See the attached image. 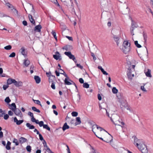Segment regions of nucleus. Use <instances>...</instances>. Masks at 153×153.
I'll return each instance as SVG.
<instances>
[{
	"instance_id": "nucleus-1",
	"label": "nucleus",
	"mask_w": 153,
	"mask_h": 153,
	"mask_svg": "<svg viewBox=\"0 0 153 153\" xmlns=\"http://www.w3.org/2000/svg\"><path fill=\"white\" fill-rule=\"evenodd\" d=\"M136 146L138 149L141 151L142 153H148V150L146 146L143 143H136Z\"/></svg>"
},
{
	"instance_id": "nucleus-2",
	"label": "nucleus",
	"mask_w": 153,
	"mask_h": 153,
	"mask_svg": "<svg viewBox=\"0 0 153 153\" xmlns=\"http://www.w3.org/2000/svg\"><path fill=\"white\" fill-rule=\"evenodd\" d=\"M64 54L68 56L70 59H72L75 62V63H76V58L74 55L71 54V52H65L64 53Z\"/></svg>"
},
{
	"instance_id": "nucleus-3",
	"label": "nucleus",
	"mask_w": 153,
	"mask_h": 153,
	"mask_svg": "<svg viewBox=\"0 0 153 153\" xmlns=\"http://www.w3.org/2000/svg\"><path fill=\"white\" fill-rule=\"evenodd\" d=\"M12 111L14 112L16 115L20 117H21L22 116V113L19 108H16L15 109H12Z\"/></svg>"
},
{
	"instance_id": "nucleus-4",
	"label": "nucleus",
	"mask_w": 153,
	"mask_h": 153,
	"mask_svg": "<svg viewBox=\"0 0 153 153\" xmlns=\"http://www.w3.org/2000/svg\"><path fill=\"white\" fill-rule=\"evenodd\" d=\"M42 28L41 25H36L34 28V31L36 32H40Z\"/></svg>"
},
{
	"instance_id": "nucleus-5",
	"label": "nucleus",
	"mask_w": 153,
	"mask_h": 153,
	"mask_svg": "<svg viewBox=\"0 0 153 153\" xmlns=\"http://www.w3.org/2000/svg\"><path fill=\"white\" fill-rule=\"evenodd\" d=\"M111 120L112 121V122L114 123L113 118L115 121L116 122L117 121V120L119 118V117L117 114H113L112 115L111 117H110Z\"/></svg>"
},
{
	"instance_id": "nucleus-6",
	"label": "nucleus",
	"mask_w": 153,
	"mask_h": 153,
	"mask_svg": "<svg viewBox=\"0 0 153 153\" xmlns=\"http://www.w3.org/2000/svg\"><path fill=\"white\" fill-rule=\"evenodd\" d=\"M122 50L123 52L125 54H126L129 52L130 50V47L129 46L123 47Z\"/></svg>"
},
{
	"instance_id": "nucleus-7",
	"label": "nucleus",
	"mask_w": 153,
	"mask_h": 153,
	"mask_svg": "<svg viewBox=\"0 0 153 153\" xmlns=\"http://www.w3.org/2000/svg\"><path fill=\"white\" fill-rule=\"evenodd\" d=\"M14 121L16 123L17 125H20L24 122L23 120H18L16 117H15L14 118Z\"/></svg>"
},
{
	"instance_id": "nucleus-8",
	"label": "nucleus",
	"mask_w": 153,
	"mask_h": 153,
	"mask_svg": "<svg viewBox=\"0 0 153 153\" xmlns=\"http://www.w3.org/2000/svg\"><path fill=\"white\" fill-rule=\"evenodd\" d=\"M59 53L58 51H56V54L53 55V57L56 60H57L59 59L60 60L61 59V58H59L60 56H59Z\"/></svg>"
},
{
	"instance_id": "nucleus-9",
	"label": "nucleus",
	"mask_w": 153,
	"mask_h": 153,
	"mask_svg": "<svg viewBox=\"0 0 153 153\" xmlns=\"http://www.w3.org/2000/svg\"><path fill=\"white\" fill-rule=\"evenodd\" d=\"M14 85L17 87L22 86V82H17L16 80L14 82Z\"/></svg>"
},
{
	"instance_id": "nucleus-10",
	"label": "nucleus",
	"mask_w": 153,
	"mask_h": 153,
	"mask_svg": "<svg viewBox=\"0 0 153 153\" xmlns=\"http://www.w3.org/2000/svg\"><path fill=\"white\" fill-rule=\"evenodd\" d=\"M34 79L37 84H39L40 83L41 81V79L39 76L36 75L35 76Z\"/></svg>"
},
{
	"instance_id": "nucleus-11",
	"label": "nucleus",
	"mask_w": 153,
	"mask_h": 153,
	"mask_svg": "<svg viewBox=\"0 0 153 153\" xmlns=\"http://www.w3.org/2000/svg\"><path fill=\"white\" fill-rule=\"evenodd\" d=\"M132 138L134 139V144H135V143H138L139 144L140 143H141L140 142V140L138 139L135 136H134L132 137Z\"/></svg>"
},
{
	"instance_id": "nucleus-12",
	"label": "nucleus",
	"mask_w": 153,
	"mask_h": 153,
	"mask_svg": "<svg viewBox=\"0 0 153 153\" xmlns=\"http://www.w3.org/2000/svg\"><path fill=\"white\" fill-rule=\"evenodd\" d=\"M28 17L29 19V20L31 23L33 24L34 25H35V21L34 19L33 18L32 15L29 14L28 16Z\"/></svg>"
},
{
	"instance_id": "nucleus-13",
	"label": "nucleus",
	"mask_w": 153,
	"mask_h": 153,
	"mask_svg": "<svg viewBox=\"0 0 153 153\" xmlns=\"http://www.w3.org/2000/svg\"><path fill=\"white\" fill-rule=\"evenodd\" d=\"M15 81V80L11 78H9L7 80V83L8 85L12 83H14V82Z\"/></svg>"
},
{
	"instance_id": "nucleus-14",
	"label": "nucleus",
	"mask_w": 153,
	"mask_h": 153,
	"mask_svg": "<svg viewBox=\"0 0 153 153\" xmlns=\"http://www.w3.org/2000/svg\"><path fill=\"white\" fill-rule=\"evenodd\" d=\"M27 140V139L23 137H21L19 140V142L21 144L26 142Z\"/></svg>"
},
{
	"instance_id": "nucleus-15",
	"label": "nucleus",
	"mask_w": 153,
	"mask_h": 153,
	"mask_svg": "<svg viewBox=\"0 0 153 153\" xmlns=\"http://www.w3.org/2000/svg\"><path fill=\"white\" fill-rule=\"evenodd\" d=\"M143 35L144 40V44L146 45V41L147 39V36L146 33L144 32L143 33Z\"/></svg>"
},
{
	"instance_id": "nucleus-16",
	"label": "nucleus",
	"mask_w": 153,
	"mask_h": 153,
	"mask_svg": "<svg viewBox=\"0 0 153 153\" xmlns=\"http://www.w3.org/2000/svg\"><path fill=\"white\" fill-rule=\"evenodd\" d=\"M113 35L114 40L116 42L117 45H118L119 43L118 42V41L119 39V37L114 35Z\"/></svg>"
},
{
	"instance_id": "nucleus-17",
	"label": "nucleus",
	"mask_w": 153,
	"mask_h": 153,
	"mask_svg": "<svg viewBox=\"0 0 153 153\" xmlns=\"http://www.w3.org/2000/svg\"><path fill=\"white\" fill-rule=\"evenodd\" d=\"M151 71L149 69H148L147 71L145 73L146 76L148 77H151L152 76L151 74Z\"/></svg>"
},
{
	"instance_id": "nucleus-18",
	"label": "nucleus",
	"mask_w": 153,
	"mask_h": 153,
	"mask_svg": "<svg viewBox=\"0 0 153 153\" xmlns=\"http://www.w3.org/2000/svg\"><path fill=\"white\" fill-rule=\"evenodd\" d=\"M128 72L127 73V75L128 78L130 79H131V69L129 68H128Z\"/></svg>"
},
{
	"instance_id": "nucleus-19",
	"label": "nucleus",
	"mask_w": 153,
	"mask_h": 153,
	"mask_svg": "<svg viewBox=\"0 0 153 153\" xmlns=\"http://www.w3.org/2000/svg\"><path fill=\"white\" fill-rule=\"evenodd\" d=\"M30 64L29 60L27 59H25L23 62L24 65L26 67H27Z\"/></svg>"
},
{
	"instance_id": "nucleus-20",
	"label": "nucleus",
	"mask_w": 153,
	"mask_h": 153,
	"mask_svg": "<svg viewBox=\"0 0 153 153\" xmlns=\"http://www.w3.org/2000/svg\"><path fill=\"white\" fill-rule=\"evenodd\" d=\"M26 126L30 129H33L35 128V126L33 125H31L30 123H27L26 124Z\"/></svg>"
},
{
	"instance_id": "nucleus-21",
	"label": "nucleus",
	"mask_w": 153,
	"mask_h": 153,
	"mask_svg": "<svg viewBox=\"0 0 153 153\" xmlns=\"http://www.w3.org/2000/svg\"><path fill=\"white\" fill-rule=\"evenodd\" d=\"M130 43H129L127 41H125L123 43V47L129 46L130 47Z\"/></svg>"
},
{
	"instance_id": "nucleus-22",
	"label": "nucleus",
	"mask_w": 153,
	"mask_h": 153,
	"mask_svg": "<svg viewBox=\"0 0 153 153\" xmlns=\"http://www.w3.org/2000/svg\"><path fill=\"white\" fill-rule=\"evenodd\" d=\"M69 127V126L67 125V123H65L63 125V126L62 127V130L63 131H64L66 129H68Z\"/></svg>"
},
{
	"instance_id": "nucleus-23",
	"label": "nucleus",
	"mask_w": 153,
	"mask_h": 153,
	"mask_svg": "<svg viewBox=\"0 0 153 153\" xmlns=\"http://www.w3.org/2000/svg\"><path fill=\"white\" fill-rule=\"evenodd\" d=\"M65 49L67 51H68L69 50L72 49H73L72 47V46L68 45H66L65 47Z\"/></svg>"
},
{
	"instance_id": "nucleus-24",
	"label": "nucleus",
	"mask_w": 153,
	"mask_h": 153,
	"mask_svg": "<svg viewBox=\"0 0 153 153\" xmlns=\"http://www.w3.org/2000/svg\"><path fill=\"white\" fill-rule=\"evenodd\" d=\"M68 79H69L68 77V78H65V80H64L65 83V85H71V82H69V81H68Z\"/></svg>"
},
{
	"instance_id": "nucleus-25",
	"label": "nucleus",
	"mask_w": 153,
	"mask_h": 153,
	"mask_svg": "<svg viewBox=\"0 0 153 153\" xmlns=\"http://www.w3.org/2000/svg\"><path fill=\"white\" fill-rule=\"evenodd\" d=\"M11 143L10 141H7V145L6 146V148L7 149L9 150L10 149V146Z\"/></svg>"
},
{
	"instance_id": "nucleus-26",
	"label": "nucleus",
	"mask_w": 153,
	"mask_h": 153,
	"mask_svg": "<svg viewBox=\"0 0 153 153\" xmlns=\"http://www.w3.org/2000/svg\"><path fill=\"white\" fill-rule=\"evenodd\" d=\"M58 69H59L62 71V72H61L60 73V74L63 75L66 77V78H68V76L65 73V71L63 70H62L60 68H59V69L58 68Z\"/></svg>"
},
{
	"instance_id": "nucleus-27",
	"label": "nucleus",
	"mask_w": 153,
	"mask_h": 153,
	"mask_svg": "<svg viewBox=\"0 0 153 153\" xmlns=\"http://www.w3.org/2000/svg\"><path fill=\"white\" fill-rule=\"evenodd\" d=\"M118 91V90L115 87H114L112 89V92L114 94H117Z\"/></svg>"
},
{
	"instance_id": "nucleus-28",
	"label": "nucleus",
	"mask_w": 153,
	"mask_h": 153,
	"mask_svg": "<svg viewBox=\"0 0 153 153\" xmlns=\"http://www.w3.org/2000/svg\"><path fill=\"white\" fill-rule=\"evenodd\" d=\"M97 137L98 138H99V139H100V140H102V141H104V142H105L107 143H109L110 142H111V141L113 140L112 139H111V140H103V139L101 137H98L97 136Z\"/></svg>"
},
{
	"instance_id": "nucleus-29",
	"label": "nucleus",
	"mask_w": 153,
	"mask_h": 153,
	"mask_svg": "<svg viewBox=\"0 0 153 153\" xmlns=\"http://www.w3.org/2000/svg\"><path fill=\"white\" fill-rule=\"evenodd\" d=\"M22 54L24 56L26 55L25 53V49L24 47H22L20 49Z\"/></svg>"
},
{
	"instance_id": "nucleus-30",
	"label": "nucleus",
	"mask_w": 153,
	"mask_h": 153,
	"mask_svg": "<svg viewBox=\"0 0 153 153\" xmlns=\"http://www.w3.org/2000/svg\"><path fill=\"white\" fill-rule=\"evenodd\" d=\"M89 51L91 53V56L93 57V59L94 61L96 60L97 59V58L96 57V56H95L94 54V53H93L90 50Z\"/></svg>"
},
{
	"instance_id": "nucleus-31",
	"label": "nucleus",
	"mask_w": 153,
	"mask_h": 153,
	"mask_svg": "<svg viewBox=\"0 0 153 153\" xmlns=\"http://www.w3.org/2000/svg\"><path fill=\"white\" fill-rule=\"evenodd\" d=\"M32 109L35 111H36L38 113H40V111L39 109H37L35 107H32Z\"/></svg>"
},
{
	"instance_id": "nucleus-32",
	"label": "nucleus",
	"mask_w": 153,
	"mask_h": 153,
	"mask_svg": "<svg viewBox=\"0 0 153 153\" xmlns=\"http://www.w3.org/2000/svg\"><path fill=\"white\" fill-rule=\"evenodd\" d=\"M46 74L47 76L48 77L50 76V77H52V78H53V79H55V76H53L52 75H51V73L50 72H49L48 73L47 72Z\"/></svg>"
},
{
	"instance_id": "nucleus-33",
	"label": "nucleus",
	"mask_w": 153,
	"mask_h": 153,
	"mask_svg": "<svg viewBox=\"0 0 153 153\" xmlns=\"http://www.w3.org/2000/svg\"><path fill=\"white\" fill-rule=\"evenodd\" d=\"M51 33L55 39L57 40V37L56 36V33L54 31H52L51 32Z\"/></svg>"
},
{
	"instance_id": "nucleus-34",
	"label": "nucleus",
	"mask_w": 153,
	"mask_h": 153,
	"mask_svg": "<svg viewBox=\"0 0 153 153\" xmlns=\"http://www.w3.org/2000/svg\"><path fill=\"white\" fill-rule=\"evenodd\" d=\"M11 106L13 107L10 108L12 110V109H15L16 108V106L15 104L14 103H13L11 104Z\"/></svg>"
},
{
	"instance_id": "nucleus-35",
	"label": "nucleus",
	"mask_w": 153,
	"mask_h": 153,
	"mask_svg": "<svg viewBox=\"0 0 153 153\" xmlns=\"http://www.w3.org/2000/svg\"><path fill=\"white\" fill-rule=\"evenodd\" d=\"M83 87L84 88H88L89 87V85L86 82L83 83Z\"/></svg>"
},
{
	"instance_id": "nucleus-36",
	"label": "nucleus",
	"mask_w": 153,
	"mask_h": 153,
	"mask_svg": "<svg viewBox=\"0 0 153 153\" xmlns=\"http://www.w3.org/2000/svg\"><path fill=\"white\" fill-rule=\"evenodd\" d=\"M43 127L44 128L46 129L48 131H50L51 130L50 128L47 125L44 124Z\"/></svg>"
},
{
	"instance_id": "nucleus-37",
	"label": "nucleus",
	"mask_w": 153,
	"mask_h": 153,
	"mask_svg": "<svg viewBox=\"0 0 153 153\" xmlns=\"http://www.w3.org/2000/svg\"><path fill=\"white\" fill-rule=\"evenodd\" d=\"M134 44L138 48H140L141 47V46L138 43L137 41H136L134 42Z\"/></svg>"
},
{
	"instance_id": "nucleus-38",
	"label": "nucleus",
	"mask_w": 153,
	"mask_h": 153,
	"mask_svg": "<svg viewBox=\"0 0 153 153\" xmlns=\"http://www.w3.org/2000/svg\"><path fill=\"white\" fill-rule=\"evenodd\" d=\"M95 126H96L97 127V129H100V131H101L102 130H104V131H105V132H107L104 129L102 128L100 126H99L98 125L96 124L95 125Z\"/></svg>"
},
{
	"instance_id": "nucleus-39",
	"label": "nucleus",
	"mask_w": 153,
	"mask_h": 153,
	"mask_svg": "<svg viewBox=\"0 0 153 153\" xmlns=\"http://www.w3.org/2000/svg\"><path fill=\"white\" fill-rule=\"evenodd\" d=\"M30 5H31L32 6V9L31 11V14H32V15H34L35 13V10H34V8H33V5L32 4H30Z\"/></svg>"
},
{
	"instance_id": "nucleus-40",
	"label": "nucleus",
	"mask_w": 153,
	"mask_h": 153,
	"mask_svg": "<svg viewBox=\"0 0 153 153\" xmlns=\"http://www.w3.org/2000/svg\"><path fill=\"white\" fill-rule=\"evenodd\" d=\"M4 101L7 103H9L11 101V100L9 97H7L5 99Z\"/></svg>"
},
{
	"instance_id": "nucleus-41",
	"label": "nucleus",
	"mask_w": 153,
	"mask_h": 153,
	"mask_svg": "<svg viewBox=\"0 0 153 153\" xmlns=\"http://www.w3.org/2000/svg\"><path fill=\"white\" fill-rule=\"evenodd\" d=\"M26 149L27 151L28 152H30L31 150V147L30 146H27L26 148Z\"/></svg>"
},
{
	"instance_id": "nucleus-42",
	"label": "nucleus",
	"mask_w": 153,
	"mask_h": 153,
	"mask_svg": "<svg viewBox=\"0 0 153 153\" xmlns=\"http://www.w3.org/2000/svg\"><path fill=\"white\" fill-rule=\"evenodd\" d=\"M12 47L10 45L4 47V48L6 50H10L11 49Z\"/></svg>"
},
{
	"instance_id": "nucleus-43",
	"label": "nucleus",
	"mask_w": 153,
	"mask_h": 153,
	"mask_svg": "<svg viewBox=\"0 0 153 153\" xmlns=\"http://www.w3.org/2000/svg\"><path fill=\"white\" fill-rule=\"evenodd\" d=\"M81 123V118L80 117H77V125L80 124Z\"/></svg>"
},
{
	"instance_id": "nucleus-44",
	"label": "nucleus",
	"mask_w": 153,
	"mask_h": 153,
	"mask_svg": "<svg viewBox=\"0 0 153 153\" xmlns=\"http://www.w3.org/2000/svg\"><path fill=\"white\" fill-rule=\"evenodd\" d=\"M13 143H15V144L16 146H18L19 144V142H18L17 140L16 139H15V138L13 140Z\"/></svg>"
},
{
	"instance_id": "nucleus-45",
	"label": "nucleus",
	"mask_w": 153,
	"mask_h": 153,
	"mask_svg": "<svg viewBox=\"0 0 153 153\" xmlns=\"http://www.w3.org/2000/svg\"><path fill=\"white\" fill-rule=\"evenodd\" d=\"M131 27H133L134 28V29L135 27H137V26L136 25H135L134 22L132 20V23H131Z\"/></svg>"
},
{
	"instance_id": "nucleus-46",
	"label": "nucleus",
	"mask_w": 153,
	"mask_h": 153,
	"mask_svg": "<svg viewBox=\"0 0 153 153\" xmlns=\"http://www.w3.org/2000/svg\"><path fill=\"white\" fill-rule=\"evenodd\" d=\"M134 28L133 27H131V28H130L131 33V34L132 36H133V35H134V32H133V31H134Z\"/></svg>"
},
{
	"instance_id": "nucleus-47",
	"label": "nucleus",
	"mask_w": 153,
	"mask_h": 153,
	"mask_svg": "<svg viewBox=\"0 0 153 153\" xmlns=\"http://www.w3.org/2000/svg\"><path fill=\"white\" fill-rule=\"evenodd\" d=\"M39 125L40 127L43 126L44 124V122L43 121H40L39 123Z\"/></svg>"
},
{
	"instance_id": "nucleus-48",
	"label": "nucleus",
	"mask_w": 153,
	"mask_h": 153,
	"mask_svg": "<svg viewBox=\"0 0 153 153\" xmlns=\"http://www.w3.org/2000/svg\"><path fill=\"white\" fill-rule=\"evenodd\" d=\"M34 103L38 104L40 105L41 106V104L39 100H35L34 101Z\"/></svg>"
},
{
	"instance_id": "nucleus-49",
	"label": "nucleus",
	"mask_w": 153,
	"mask_h": 153,
	"mask_svg": "<svg viewBox=\"0 0 153 153\" xmlns=\"http://www.w3.org/2000/svg\"><path fill=\"white\" fill-rule=\"evenodd\" d=\"M15 55V53L14 52H13L9 55V56L10 57H14Z\"/></svg>"
},
{
	"instance_id": "nucleus-50",
	"label": "nucleus",
	"mask_w": 153,
	"mask_h": 153,
	"mask_svg": "<svg viewBox=\"0 0 153 153\" xmlns=\"http://www.w3.org/2000/svg\"><path fill=\"white\" fill-rule=\"evenodd\" d=\"M27 114L28 115L31 117L34 116L33 114L30 111H29L28 112Z\"/></svg>"
},
{
	"instance_id": "nucleus-51",
	"label": "nucleus",
	"mask_w": 153,
	"mask_h": 153,
	"mask_svg": "<svg viewBox=\"0 0 153 153\" xmlns=\"http://www.w3.org/2000/svg\"><path fill=\"white\" fill-rule=\"evenodd\" d=\"M52 77H50L49 78V82H52H52H53V79H53V78H51Z\"/></svg>"
},
{
	"instance_id": "nucleus-52",
	"label": "nucleus",
	"mask_w": 153,
	"mask_h": 153,
	"mask_svg": "<svg viewBox=\"0 0 153 153\" xmlns=\"http://www.w3.org/2000/svg\"><path fill=\"white\" fill-rule=\"evenodd\" d=\"M71 115L73 117H76V112L73 111L72 112Z\"/></svg>"
},
{
	"instance_id": "nucleus-53",
	"label": "nucleus",
	"mask_w": 153,
	"mask_h": 153,
	"mask_svg": "<svg viewBox=\"0 0 153 153\" xmlns=\"http://www.w3.org/2000/svg\"><path fill=\"white\" fill-rule=\"evenodd\" d=\"M9 87L8 85L7 84V85H4L3 86V88L4 90H6Z\"/></svg>"
},
{
	"instance_id": "nucleus-54",
	"label": "nucleus",
	"mask_w": 153,
	"mask_h": 153,
	"mask_svg": "<svg viewBox=\"0 0 153 153\" xmlns=\"http://www.w3.org/2000/svg\"><path fill=\"white\" fill-rule=\"evenodd\" d=\"M9 117V115L7 114H6L4 115V118L5 120H7L8 118Z\"/></svg>"
},
{
	"instance_id": "nucleus-55",
	"label": "nucleus",
	"mask_w": 153,
	"mask_h": 153,
	"mask_svg": "<svg viewBox=\"0 0 153 153\" xmlns=\"http://www.w3.org/2000/svg\"><path fill=\"white\" fill-rule=\"evenodd\" d=\"M51 88L53 89H55V84L54 82H52V83L51 85Z\"/></svg>"
},
{
	"instance_id": "nucleus-56",
	"label": "nucleus",
	"mask_w": 153,
	"mask_h": 153,
	"mask_svg": "<svg viewBox=\"0 0 153 153\" xmlns=\"http://www.w3.org/2000/svg\"><path fill=\"white\" fill-rule=\"evenodd\" d=\"M79 81L81 84H82L84 83V80L82 78H80L79 79Z\"/></svg>"
},
{
	"instance_id": "nucleus-57",
	"label": "nucleus",
	"mask_w": 153,
	"mask_h": 153,
	"mask_svg": "<svg viewBox=\"0 0 153 153\" xmlns=\"http://www.w3.org/2000/svg\"><path fill=\"white\" fill-rule=\"evenodd\" d=\"M77 67L80 68L81 69H82L83 68V66L80 64H77Z\"/></svg>"
},
{
	"instance_id": "nucleus-58",
	"label": "nucleus",
	"mask_w": 153,
	"mask_h": 153,
	"mask_svg": "<svg viewBox=\"0 0 153 153\" xmlns=\"http://www.w3.org/2000/svg\"><path fill=\"white\" fill-rule=\"evenodd\" d=\"M42 143L44 145V146L45 147H48V146H47V145L46 143L45 140H44L43 141Z\"/></svg>"
},
{
	"instance_id": "nucleus-59",
	"label": "nucleus",
	"mask_w": 153,
	"mask_h": 153,
	"mask_svg": "<svg viewBox=\"0 0 153 153\" xmlns=\"http://www.w3.org/2000/svg\"><path fill=\"white\" fill-rule=\"evenodd\" d=\"M103 74L105 75H108V74L105 71L104 69L101 71Z\"/></svg>"
},
{
	"instance_id": "nucleus-60",
	"label": "nucleus",
	"mask_w": 153,
	"mask_h": 153,
	"mask_svg": "<svg viewBox=\"0 0 153 153\" xmlns=\"http://www.w3.org/2000/svg\"><path fill=\"white\" fill-rule=\"evenodd\" d=\"M39 139L42 141V140H44V138L42 136V135L41 134H39Z\"/></svg>"
},
{
	"instance_id": "nucleus-61",
	"label": "nucleus",
	"mask_w": 153,
	"mask_h": 153,
	"mask_svg": "<svg viewBox=\"0 0 153 153\" xmlns=\"http://www.w3.org/2000/svg\"><path fill=\"white\" fill-rule=\"evenodd\" d=\"M8 115L10 116H12L13 115V113L11 111H9L8 112Z\"/></svg>"
},
{
	"instance_id": "nucleus-62",
	"label": "nucleus",
	"mask_w": 153,
	"mask_h": 153,
	"mask_svg": "<svg viewBox=\"0 0 153 153\" xmlns=\"http://www.w3.org/2000/svg\"><path fill=\"white\" fill-rule=\"evenodd\" d=\"M140 88L143 91H145V92H146V90L144 88V86H141V87H140Z\"/></svg>"
},
{
	"instance_id": "nucleus-63",
	"label": "nucleus",
	"mask_w": 153,
	"mask_h": 153,
	"mask_svg": "<svg viewBox=\"0 0 153 153\" xmlns=\"http://www.w3.org/2000/svg\"><path fill=\"white\" fill-rule=\"evenodd\" d=\"M22 24L24 26H26L27 25V22L26 21L24 20L22 22Z\"/></svg>"
},
{
	"instance_id": "nucleus-64",
	"label": "nucleus",
	"mask_w": 153,
	"mask_h": 153,
	"mask_svg": "<svg viewBox=\"0 0 153 153\" xmlns=\"http://www.w3.org/2000/svg\"><path fill=\"white\" fill-rule=\"evenodd\" d=\"M98 99L99 100H100L102 99V97L100 94H98L97 95Z\"/></svg>"
}]
</instances>
